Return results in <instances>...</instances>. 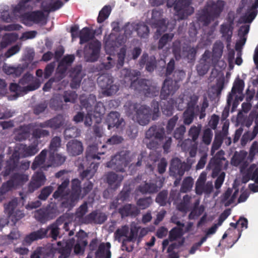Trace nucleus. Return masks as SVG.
I'll list each match as a JSON object with an SVG mask.
<instances>
[{
  "label": "nucleus",
  "instance_id": "1",
  "mask_svg": "<svg viewBox=\"0 0 258 258\" xmlns=\"http://www.w3.org/2000/svg\"><path fill=\"white\" fill-rule=\"evenodd\" d=\"M150 107L146 105L134 103L128 101L124 105L126 115L128 116L136 118L137 122L141 125L148 124L152 116L153 120H156L160 116L159 104L157 101L153 100Z\"/></svg>",
  "mask_w": 258,
  "mask_h": 258
},
{
  "label": "nucleus",
  "instance_id": "2",
  "mask_svg": "<svg viewBox=\"0 0 258 258\" xmlns=\"http://www.w3.org/2000/svg\"><path fill=\"white\" fill-rule=\"evenodd\" d=\"M124 78L125 82L130 81V87L140 95L147 97H153L159 94V89L152 85V82L146 79H138L141 73L137 70H124Z\"/></svg>",
  "mask_w": 258,
  "mask_h": 258
},
{
  "label": "nucleus",
  "instance_id": "3",
  "mask_svg": "<svg viewBox=\"0 0 258 258\" xmlns=\"http://www.w3.org/2000/svg\"><path fill=\"white\" fill-rule=\"evenodd\" d=\"M38 150L37 143H34L29 146L23 144L18 145L15 147L11 156L7 161L5 170L2 172L3 176H8L18 167L20 157L26 158L32 156L36 154Z\"/></svg>",
  "mask_w": 258,
  "mask_h": 258
},
{
  "label": "nucleus",
  "instance_id": "4",
  "mask_svg": "<svg viewBox=\"0 0 258 258\" xmlns=\"http://www.w3.org/2000/svg\"><path fill=\"white\" fill-rule=\"evenodd\" d=\"M92 181L86 180L81 186V181L78 178L73 179L71 181L70 195L67 201L61 203V207L71 210L80 199H83L91 192L93 187Z\"/></svg>",
  "mask_w": 258,
  "mask_h": 258
},
{
  "label": "nucleus",
  "instance_id": "5",
  "mask_svg": "<svg viewBox=\"0 0 258 258\" xmlns=\"http://www.w3.org/2000/svg\"><path fill=\"white\" fill-rule=\"evenodd\" d=\"M185 76L183 70H176L174 71L172 79L166 78L163 84L160 92L161 99H167L170 94H174L179 88L178 83Z\"/></svg>",
  "mask_w": 258,
  "mask_h": 258
},
{
  "label": "nucleus",
  "instance_id": "6",
  "mask_svg": "<svg viewBox=\"0 0 258 258\" xmlns=\"http://www.w3.org/2000/svg\"><path fill=\"white\" fill-rule=\"evenodd\" d=\"M189 0H167V6L169 8L174 7L178 20H183L191 15L194 9L189 6Z\"/></svg>",
  "mask_w": 258,
  "mask_h": 258
},
{
  "label": "nucleus",
  "instance_id": "7",
  "mask_svg": "<svg viewBox=\"0 0 258 258\" xmlns=\"http://www.w3.org/2000/svg\"><path fill=\"white\" fill-rule=\"evenodd\" d=\"M128 153L126 151H121L116 154L106 163V166L116 172H125V168L130 163Z\"/></svg>",
  "mask_w": 258,
  "mask_h": 258
},
{
  "label": "nucleus",
  "instance_id": "8",
  "mask_svg": "<svg viewBox=\"0 0 258 258\" xmlns=\"http://www.w3.org/2000/svg\"><path fill=\"white\" fill-rule=\"evenodd\" d=\"M97 83L102 90L104 95L109 96L115 94L119 90V86L113 83V77L108 74H104L97 79Z\"/></svg>",
  "mask_w": 258,
  "mask_h": 258
},
{
  "label": "nucleus",
  "instance_id": "9",
  "mask_svg": "<svg viewBox=\"0 0 258 258\" xmlns=\"http://www.w3.org/2000/svg\"><path fill=\"white\" fill-rule=\"evenodd\" d=\"M190 167L185 162H181L178 158L172 160L169 168L170 176L176 178L174 184L176 185L181 179L185 171H187Z\"/></svg>",
  "mask_w": 258,
  "mask_h": 258
},
{
  "label": "nucleus",
  "instance_id": "10",
  "mask_svg": "<svg viewBox=\"0 0 258 258\" xmlns=\"http://www.w3.org/2000/svg\"><path fill=\"white\" fill-rule=\"evenodd\" d=\"M18 201L16 199H13L8 203L5 204V212L9 219L14 224L23 218L25 214L24 212L17 208Z\"/></svg>",
  "mask_w": 258,
  "mask_h": 258
},
{
  "label": "nucleus",
  "instance_id": "11",
  "mask_svg": "<svg viewBox=\"0 0 258 258\" xmlns=\"http://www.w3.org/2000/svg\"><path fill=\"white\" fill-rule=\"evenodd\" d=\"M101 44L98 40L89 43L84 48V55L87 60L94 62L98 59Z\"/></svg>",
  "mask_w": 258,
  "mask_h": 258
},
{
  "label": "nucleus",
  "instance_id": "12",
  "mask_svg": "<svg viewBox=\"0 0 258 258\" xmlns=\"http://www.w3.org/2000/svg\"><path fill=\"white\" fill-rule=\"evenodd\" d=\"M66 124L65 118L63 115L59 114L44 122L36 124V127L50 128L53 131H57L63 127Z\"/></svg>",
  "mask_w": 258,
  "mask_h": 258
},
{
  "label": "nucleus",
  "instance_id": "13",
  "mask_svg": "<svg viewBox=\"0 0 258 258\" xmlns=\"http://www.w3.org/2000/svg\"><path fill=\"white\" fill-rule=\"evenodd\" d=\"M56 210L50 207L42 208L34 212V217L39 222L44 224L56 217Z\"/></svg>",
  "mask_w": 258,
  "mask_h": 258
},
{
  "label": "nucleus",
  "instance_id": "14",
  "mask_svg": "<svg viewBox=\"0 0 258 258\" xmlns=\"http://www.w3.org/2000/svg\"><path fill=\"white\" fill-rule=\"evenodd\" d=\"M63 219L59 217L56 220L49 225L46 228H41L40 230H44L45 233L44 238H51L53 240H56L58 237H60V228L59 226L63 223Z\"/></svg>",
  "mask_w": 258,
  "mask_h": 258
},
{
  "label": "nucleus",
  "instance_id": "15",
  "mask_svg": "<svg viewBox=\"0 0 258 258\" xmlns=\"http://www.w3.org/2000/svg\"><path fill=\"white\" fill-rule=\"evenodd\" d=\"M165 136L164 127L159 124L152 125L145 133V137L148 139H154L162 143Z\"/></svg>",
  "mask_w": 258,
  "mask_h": 258
},
{
  "label": "nucleus",
  "instance_id": "16",
  "mask_svg": "<svg viewBox=\"0 0 258 258\" xmlns=\"http://www.w3.org/2000/svg\"><path fill=\"white\" fill-rule=\"evenodd\" d=\"M75 242L74 238L57 242V247L56 250L60 254L58 258H68L71 254Z\"/></svg>",
  "mask_w": 258,
  "mask_h": 258
},
{
  "label": "nucleus",
  "instance_id": "17",
  "mask_svg": "<svg viewBox=\"0 0 258 258\" xmlns=\"http://www.w3.org/2000/svg\"><path fill=\"white\" fill-rule=\"evenodd\" d=\"M161 16V13L160 11L155 9L152 11V20L154 21L153 25L155 28H157L156 34L159 36L161 35L162 33L166 31L167 28L165 19H157V18H160Z\"/></svg>",
  "mask_w": 258,
  "mask_h": 258
},
{
  "label": "nucleus",
  "instance_id": "18",
  "mask_svg": "<svg viewBox=\"0 0 258 258\" xmlns=\"http://www.w3.org/2000/svg\"><path fill=\"white\" fill-rule=\"evenodd\" d=\"M46 177L42 172H37L32 176L31 180L28 185V192L32 193L35 190L44 185Z\"/></svg>",
  "mask_w": 258,
  "mask_h": 258
},
{
  "label": "nucleus",
  "instance_id": "19",
  "mask_svg": "<svg viewBox=\"0 0 258 258\" xmlns=\"http://www.w3.org/2000/svg\"><path fill=\"white\" fill-rule=\"evenodd\" d=\"M28 180V175L24 173H15L10 179L4 182L11 190L23 185Z\"/></svg>",
  "mask_w": 258,
  "mask_h": 258
},
{
  "label": "nucleus",
  "instance_id": "20",
  "mask_svg": "<svg viewBox=\"0 0 258 258\" xmlns=\"http://www.w3.org/2000/svg\"><path fill=\"white\" fill-rule=\"evenodd\" d=\"M44 18V13L41 11L26 12L20 16L22 23L25 24H27L29 22L37 24L42 21Z\"/></svg>",
  "mask_w": 258,
  "mask_h": 258
},
{
  "label": "nucleus",
  "instance_id": "21",
  "mask_svg": "<svg viewBox=\"0 0 258 258\" xmlns=\"http://www.w3.org/2000/svg\"><path fill=\"white\" fill-rule=\"evenodd\" d=\"M69 182L70 181L68 179L62 181L53 194V198L55 199L60 198L61 200H63V201H62L61 203L67 201L70 197L71 192V191H70L69 189H68Z\"/></svg>",
  "mask_w": 258,
  "mask_h": 258
},
{
  "label": "nucleus",
  "instance_id": "22",
  "mask_svg": "<svg viewBox=\"0 0 258 258\" xmlns=\"http://www.w3.org/2000/svg\"><path fill=\"white\" fill-rule=\"evenodd\" d=\"M118 213L122 218L126 217H136L138 216L140 210L138 207L131 204H126L118 209Z\"/></svg>",
  "mask_w": 258,
  "mask_h": 258
},
{
  "label": "nucleus",
  "instance_id": "23",
  "mask_svg": "<svg viewBox=\"0 0 258 258\" xmlns=\"http://www.w3.org/2000/svg\"><path fill=\"white\" fill-rule=\"evenodd\" d=\"M35 125L28 124L26 125H20L18 128L15 129V135L14 139L16 141L21 142L25 141L30 136V131L31 126H35Z\"/></svg>",
  "mask_w": 258,
  "mask_h": 258
},
{
  "label": "nucleus",
  "instance_id": "24",
  "mask_svg": "<svg viewBox=\"0 0 258 258\" xmlns=\"http://www.w3.org/2000/svg\"><path fill=\"white\" fill-rule=\"evenodd\" d=\"M40 86L38 83H30V85L26 86L21 87L19 83H11L10 85V90L12 92H15L16 94L20 95L22 93H27L29 91H32L37 89Z\"/></svg>",
  "mask_w": 258,
  "mask_h": 258
},
{
  "label": "nucleus",
  "instance_id": "25",
  "mask_svg": "<svg viewBox=\"0 0 258 258\" xmlns=\"http://www.w3.org/2000/svg\"><path fill=\"white\" fill-rule=\"evenodd\" d=\"M139 64L141 67H143L146 64V70L149 72H152L156 67V58L154 55L149 56L147 53L144 52L140 59Z\"/></svg>",
  "mask_w": 258,
  "mask_h": 258
},
{
  "label": "nucleus",
  "instance_id": "26",
  "mask_svg": "<svg viewBox=\"0 0 258 258\" xmlns=\"http://www.w3.org/2000/svg\"><path fill=\"white\" fill-rule=\"evenodd\" d=\"M123 179L122 175H118L113 172H109L106 174V183L109 187L114 190L120 186Z\"/></svg>",
  "mask_w": 258,
  "mask_h": 258
},
{
  "label": "nucleus",
  "instance_id": "27",
  "mask_svg": "<svg viewBox=\"0 0 258 258\" xmlns=\"http://www.w3.org/2000/svg\"><path fill=\"white\" fill-rule=\"evenodd\" d=\"M66 158L65 156L61 154L55 153L54 151H50L46 163L47 167L60 166L65 162Z\"/></svg>",
  "mask_w": 258,
  "mask_h": 258
},
{
  "label": "nucleus",
  "instance_id": "28",
  "mask_svg": "<svg viewBox=\"0 0 258 258\" xmlns=\"http://www.w3.org/2000/svg\"><path fill=\"white\" fill-rule=\"evenodd\" d=\"M224 5L223 1L218 0L216 2L208 3L205 7L215 18H217L222 12Z\"/></svg>",
  "mask_w": 258,
  "mask_h": 258
},
{
  "label": "nucleus",
  "instance_id": "29",
  "mask_svg": "<svg viewBox=\"0 0 258 258\" xmlns=\"http://www.w3.org/2000/svg\"><path fill=\"white\" fill-rule=\"evenodd\" d=\"M67 150L70 156H76L79 155L83 151L82 143L77 140H72L67 143Z\"/></svg>",
  "mask_w": 258,
  "mask_h": 258
},
{
  "label": "nucleus",
  "instance_id": "30",
  "mask_svg": "<svg viewBox=\"0 0 258 258\" xmlns=\"http://www.w3.org/2000/svg\"><path fill=\"white\" fill-rule=\"evenodd\" d=\"M45 233V231H43V230H40V228L26 235L24 237L22 243L24 246H30L33 242L44 238Z\"/></svg>",
  "mask_w": 258,
  "mask_h": 258
},
{
  "label": "nucleus",
  "instance_id": "31",
  "mask_svg": "<svg viewBox=\"0 0 258 258\" xmlns=\"http://www.w3.org/2000/svg\"><path fill=\"white\" fill-rule=\"evenodd\" d=\"M47 153L48 150L45 149L35 157L31 165L32 170H35L39 167L46 170V168H48L47 165H44Z\"/></svg>",
  "mask_w": 258,
  "mask_h": 258
},
{
  "label": "nucleus",
  "instance_id": "32",
  "mask_svg": "<svg viewBox=\"0 0 258 258\" xmlns=\"http://www.w3.org/2000/svg\"><path fill=\"white\" fill-rule=\"evenodd\" d=\"M108 129L115 127L119 128L123 122V119L120 117V114L117 111H112L108 115L107 118Z\"/></svg>",
  "mask_w": 258,
  "mask_h": 258
},
{
  "label": "nucleus",
  "instance_id": "33",
  "mask_svg": "<svg viewBox=\"0 0 258 258\" xmlns=\"http://www.w3.org/2000/svg\"><path fill=\"white\" fill-rule=\"evenodd\" d=\"M160 188V187H158L157 185V181H146L144 184L140 185L138 189L143 194H152L157 192Z\"/></svg>",
  "mask_w": 258,
  "mask_h": 258
},
{
  "label": "nucleus",
  "instance_id": "34",
  "mask_svg": "<svg viewBox=\"0 0 258 258\" xmlns=\"http://www.w3.org/2000/svg\"><path fill=\"white\" fill-rule=\"evenodd\" d=\"M215 18L204 7L198 14L197 20L203 26H207Z\"/></svg>",
  "mask_w": 258,
  "mask_h": 258
},
{
  "label": "nucleus",
  "instance_id": "35",
  "mask_svg": "<svg viewBox=\"0 0 258 258\" xmlns=\"http://www.w3.org/2000/svg\"><path fill=\"white\" fill-rule=\"evenodd\" d=\"M234 26H231L227 24L223 23L220 26V32L222 34V38L225 39L228 44L231 42Z\"/></svg>",
  "mask_w": 258,
  "mask_h": 258
},
{
  "label": "nucleus",
  "instance_id": "36",
  "mask_svg": "<svg viewBox=\"0 0 258 258\" xmlns=\"http://www.w3.org/2000/svg\"><path fill=\"white\" fill-rule=\"evenodd\" d=\"M200 60L202 62L208 64L210 68L211 67H215L219 61L212 55L211 51L208 50L205 51Z\"/></svg>",
  "mask_w": 258,
  "mask_h": 258
},
{
  "label": "nucleus",
  "instance_id": "37",
  "mask_svg": "<svg viewBox=\"0 0 258 258\" xmlns=\"http://www.w3.org/2000/svg\"><path fill=\"white\" fill-rule=\"evenodd\" d=\"M197 53V49L190 46L183 47L182 49V55L189 62L195 61Z\"/></svg>",
  "mask_w": 258,
  "mask_h": 258
},
{
  "label": "nucleus",
  "instance_id": "38",
  "mask_svg": "<svg viewBox=\"0 0 258 258\" xmlns=\"http://www.w3.org/2000/svg\"><path fill=\"white\" fill-rule=\"evenodd\" d=\"M202 127L201 124H198L197 126L194 125L188 131V136L191 138L192 142L196 146L198 145V139L201 132Z\"/></svg>",
  "mask_w": 258,
  "mask_h": 258
},
{
  "label": "nucleus",
  "instance_id": "39",
  "mask_svg": "<svg viewBox=\"0 0 258 258\" xmlns=\"http://www.w3.org/2000/svg\"><path fill=\"white\" fill-rule=\"evenodd\" d=\"M258 134V121L255 122V124L253 127L252 132H247L245 133L241 139V143L242 145H245L248 141H250L254 139Z\"/></svg>",
  "mask_w": 258,
  "mask_h": 258
},
{
  "label": "nucleus",
  "instance_id": "40",
  "mask_svg": "<svg viewBox=\"0 0 258 258\" xmlns=\"http://www.w3.org/2000/svg\"><path fill=\"white\" fill-rule=\"evenodd\" d=\"M94 37L89 28L86 27L80 31V44H83L88 42Z\"/></svg>",
  "mask_w": 258,
  "mask_h": 258
},
{
  "label": "nucleus",
  "instance_id": "41",
  "mask_svg": "<svg viewBox=\"0 0 258 258\" xmlns=\"http://www.w3.org/2000/svg\"><path fill=\"white\" fill-rule=\"evenodd\" d=\"M191 199V198L190 196L188 195H185L183 197L182 200L180 201V202L176 204V209L180 212H186L188 210Z\"/></svg>",
  "mask_w": 258,
  "mask_h": 258
},
{
  "label": "nucleus",
  "instance_id": "42",
  "mask_svg": "<svg viewBox=\"0 0 258 258\" xmlns=\"http://www.w3.org/2000/svg\"><path fill=\"white\" fill-rule=\"evenodd\" d=\"M224 44L221 41H217L213 45L212 54L218 60L220 59L223 54Z\"/></svg>",
  "mask_w": 258,
  "mask_h": 258
},
{
  "label": "nucleus",
  "instance_id": "43",
  "mask_svg": "<svg viewBox=\"0 0 258 258\" xmlns=\"http://www.w3.org/2000/svg\"><path fill=\"white\" fill-rule=\"evenodd\" d=\"M111 12V8L109 5H106L103 7L100 11L97 18L98 23H103L109 16Z\"/></svg>",
  "mask_w": 258,
  "mask_h": 258
},
{
  "label": "nucleus",
  "instance_id": "44",
  "mask_svg": "<svg viewBox=\"0 0 258 258\" xmlns=\"http://www.w3.org/2000/svg\"><path fill=\"white\" fill-rule=\"evenodd\" d=\"M213 189V185L212 181H208L203 185L198 186V188L196 189V192L198 195H201L204 192L206 194H211Z\"/></svg>",
  "mask_w": 258,
  "mask_h": 258
},
{
  "label": "nucleus",
  "instance_id": "45",
  "mask_svg": "<svg viewBox=\"0 0 258 258\" xmlns=\"http://www.w3.org/2000/svg\"><path fill=\"white\" fill-rule=\"evenodd\" d=\"M63 3L61 1L57 0L45 6L42 4V8L45 12H54L60 9Z\"/></svg>",
  "mask_w": 258,
  "mask_h": 258
},
{
  "label": "nucleus",
  "instance_id": "46",
  "mask_svg": "<svg viewBox=\"0 0 258 258\" xmlns=\"http://www.w3.org/2000/svg\"><path fill=\"white\" fill-rule=\"evenodd\" d=\"M209 106V102L206 97H204L201 106L200 107L199 105L196 106V114L199 113V118L202 119L205 117L206 113V110Z\"/></svg>",
  "mask_w": 258,
  "mask_h": 258
},
{
  "label": "nucleus",
  "instance_id": "47",
  "mask_svg": "<svg viewBox=\"0 0 258 258\" xmlns=\"http://www.w3.org/2000/svg\"><path fill=\"white\" fill-rule=\"evenodd\" d=\"M38 127L33 129L32 135L33 138L38 139L42 138L47 137L50 135V132L47 130Z\"/></svg>",
  "mask_w": 258,
  "mask_h": 258
},
{
  "label": "nucleus",
  "instance_id": "48",
  "mask_svg": "<svg viewBox=\"0 0 258 258\" xmlns=\"http://www.w3.org/2000/svg\"><path fill=\"white\" fill-rule=\"evenodd\" d=\"M183 234V228L175 227L169 231V239L170 241H174L181 237Z\"/></svg>",
  "mask_w": 258,
  "mask_h": 258
},
{
  "label": "nucleus",
  "instance_id": "49",
  "mask_svg": "<svg viewBox=\"0 0 258 258\" xmlns=\"http://www.w3.org/2000/svg\"><path fill=\"white\" fill-rule=\"evenodd\" d=\"M194 180L191 177L185 178L182 183L180 191L181 192H187L190 191L193 186Z\"/></svg>",
  "mask_w": 258,
  "mask_h": 258
},
{
  "label": "nucleus",
  "instance_id": "50",
  "mask_svg": "<svg viewBox=\"0 0 258 258\" xmlns=\"http://www.w3.org/2000/svg\"><path fill=\"white\" fill-rule=\"evenodd\" d=\"M168 191L166 190H163L159 192L155 199V201L161 206H165L168 203Z\"/></svg>",
  "mask_w": 258,
  "mask_h": 258
},
{
  "label": "nucleus",
  "instance_id": "51",
  "mask_svg": "<svg viewBox=\"0 0 258 258\" xmlns=\"http://www.w3.org/2000/svg\"><path fill=\"white\" fill-rule=\"evenodd\" d=\"M126 49L125 46L122 47L117 54V60L116 67L117 69L121 68L124 63L125 57L126 55Z\"/></svg>",
  "mask_w": 258,
  "mask_h": 258
},
{
  "label": "nucleus",
  "instance_id": "52",
  "mask_svg": "<svg viewBox=\"0 0 258 258\" xmlns=\"http://www.w3.org/2000/svg\"><path fill=\"white\" fill-rule=\"evenodd\" d=\"M196 113L192 110L185 109L183 113V123L185 125L190 124L194 119Z\"/></svg>",
  "mask_w": 258,
  "mask_h": 258
},
{
  "label": "nucleus",
  "instance_id": "53",
  "mask_svg": "<svg viewBox=\"0 0 258 258\" xmlns=\"http://www.w3.org/2000/svg\"><path fill=\"white\" fill-rule=\"evenodd\" d=\"M153 200L151 197L140 198L137 201V206L141 209L144 210L148 208L152 204Z\"/></svg>",
  "mask_w": 258,
  "mask_h": 258
},
{
  "label": "nucleus",
  "instance_id": "54",
  "mask_svg": "<svg viewBox=\"0 0 258 258\" xmlns=\"http://www.w3.org/2000/svg\"><path fill=\"white\" fill-rule=\"evenodd\" d=\"M136 31L137 34L141 38H146L149 33V28L147 25L145 24H138L137 27Z\"/></svg>",
  "mask_w": 258,
  "mask_h": 258
},
{
  "label": "nucleus",
  "instance_id": "55",
  "mask_svg": "<svg viewBox=\"0 0 258 258\" xmlns=\"http://www.w3.org/2000/svg\"><path fill=\"white\" fill-rule=\"evenodd\" d=\"M173 36V33L164 34L159 40L158 48L159 49H162L168 42L172 40Z\"/></svg>",
  "mask_w": 258,
  "mask_h": 258
},
{
  "label": "nucleus",
  "instance_id": "56",
  "mask_svg": "<svg viewBox=\"0 0 258 258\" xmlns=\"http://www.w3.org/2000/svg\"><path fill=\"white\" fill-rule=\"evenodd\" d=\"M181 200L180 192L176 190H171L170 192L169 197L168 199V203L170 204L171 202L173 203L174 205H176Z\"/></svg>",
  "mask_w": 258,
  "mask_h": 258
},
{
  "label": "nucleus",
  "instance_id": "57",
  "mask_svg": "<svg viewBox=\"0 0 258 258\" xmlns=\"http://www.w3.org/2000/svg\"><path fill=\"white\" fill-rule=\"evenodd\" d=\"M78 95L75 91H67L64 92L63 98L64 101L66 103L71 102L75 103L77 99Z\"/></svg>",
  "mask_w": 258,
  "mask_h": 258
},
{
  "label": "nucleus",
  "instance_id": "58",
  "mask_svg": "<svg viewBox=\"0 0 258 258\" xmlns=\"http://www.w3.org/2000/svg\"><path fill=\"white\" fill-rule=\"evenodd\" d=\"M244 86V81L238 78L234 82L231 92L233 94H236V93H240L243 91Z\"/></svg>",
  "mask_w": 258,
  "mask_h": 258
},
{
  "label": "nucleus",
  "instance_id": "59",
  "mask_svg": "<svg viewBox=\"0 0 258 258\" xmlns=\"http://www.w3.org/2000/svg\"><path fill=\"white\" fill-rule=\"evenodd\" d=\"M213 132L211 129L208 128L204 131L202 136V142L206 145H209L213 138Z\"/></svg>",
  "mask_w": 258,
  "mask_h": 258
},
{
  "label": "nucleus",
  "instance_id": "60",
  "mask_svg": "<svg viewBox=\"0 0 258 258\" xmlns=\"http://www.w3.org/2000/svg\"><path fill=\"white\" fill-rule=\"evenodd\" d=\"M31 1V0H21L14 8V12L15 13H20L22 12L25 11L28 7L27 4Z\"/></svg>",
  "mask_w": 258,
  "mask_h": 258
},
{
  "label": "nucleus",
  "instance_id": "61",
  "mask_svg": "<svg viewBox=\"0 0 258 258\" xmlns=\"http://www.w3.org/2000/svg\"><path fill=\"white\" fill-rule=\"evenodd\" d=\"M131 189L129 186H124L118 195V200L124 202L127 201L130 196Z\"/></svg>",
  "mask_w": 258,
  "mask_h": 258
},
{
  "label": "nucleus",
  "instance_id": "62",
  "mask_svg": "<svg viewBox=\"0 0 258 258\" xmlns=\"http://www.w3.org/2000/svg\"><path fill=\"white\" fill-rule=\"evenodd\" d=\"M178 116L177 115H174L172 117L170 118L166 125V131L168 134H170L173 131L176 124L178 120Z\"/></svg>",
  "mask_w": 258,
  "mask_h": 258
},
{
  "label": "nucleus",
  "instance_id": "63",
  "mask_svg": "<svg viewBox=\"0 0 258 258\" xmlns=\"http://www.w3.org/2000/svg\"><path fill=\"white\" fill-rule=\"evenodd\" d=\"M53 190V188L52 186H45L41 190L38 198L41 200L45 201L52 192Z\"/></svg>",
  "mask_w": 258,
  "mask_h": 258
},
{
  "label": "nucleus",
  "instance_id": "64",
  "mask_svg": "<svg viewBox=\"0 0 258 258\" xmlns=\"http://www.w3.org/2000/svg\"><path fill=\"white\" fill-rule=\"evenodd\" d=\"M186 132V128L184 125H180L177 127L173 133V137L176 140L182 141L184 137V135Z\"/></svg>",
  "mask_w": 258,
  "mask_h": 258
}]
</instances>
